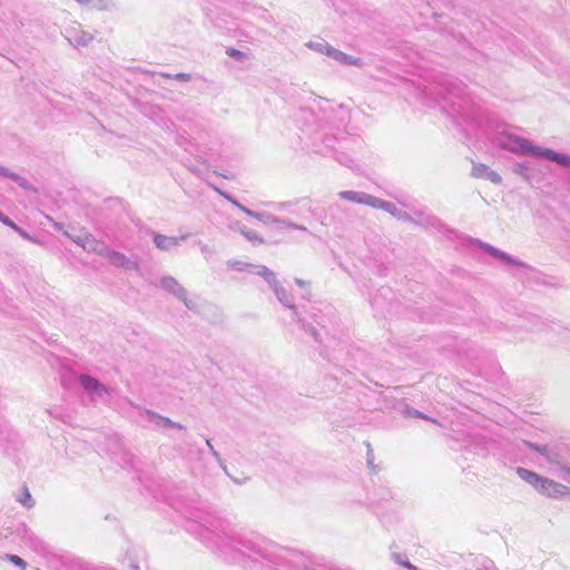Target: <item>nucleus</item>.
Instances as JSON below:
<instances>
[{"label":"nucleus","instance_id":"obj_1","mask_svg":"<svg viewBox=\"0 0 570 570\" xmlns=\"http://www.w3.org/2000/svg\"><path fill=\"white\" fill-rule=\"evenodd\" d=\"M186 530L224 561L253 569L256 566L288 567L292 570H334L308 560L303 553L281 547L255 533H236L223 520L206 514L187 518Z\"/></svg>","mask_w":570,"mask_h":570},{"label":"nucleus","instance_id":"obj_2","mask_svg":"<svg viewBox=\"0 0 570 570\" xmlns=\"http://www.w3.org/2000/svg\"><path fill=\"white\" fill-rule=\"evenodd\" d=\"M255 273L262 276L274 291L279 303L292 311L293 320L313 338L321 354L324 353L323 348H328L335 344V315L331 305L324 303L311 305L309 309L306 311L308 317L313 321V323H311L305 317L301 316L297 306L293 302L292 295L278 284L273 271L263 265L255 266Z\"/></svg>","mask_w":570,"mask_h":570},{"label":"nucleus","instance_id":"obj_3","mask_svg":"<svg viewBox=\"0 0 570 570\" xmlns=\"http://www.w3.org/2000/svg\"><path fill=\"white\" fill-rule=\"evenodd\" d=\"M498 144L502 149L514 154L542 157L557 163L561 167H569L570 156L568 154L558 153L550 148L533 145L529 139L517 135L504 134L498 139Z\"/></svg>","mask_w":570,"mask_h":570},{"label":"nucleus","instance_id":"obj_4","mask_svg":"<svg viewBox=\"0 0 570 570\" xmlns=\"http://www.w3.org/2000/svg\"><path fill=\"white\" fill-rule=\"evenodd\" d=\"M324 142L327 147L332 148L335 159L352 168L354 164L353 153L355 146V138L353 135L341 134L340 136L326 137Z\"/></svg>","mask_w":570,"mask_h":570},{"label":"nucleus","instance_id":"obj_5","mask_svg":"<svg viewBox=\"0 0 570 570\" xmlns=\"http://www.w3.org/2000/svg\"><path fill=\"white\" fill-rule=\"evenodd\" d=\"M11 534L20 544L37 553H43L46 551L45 542L24 523L16 524Z\"/></svg>","mask_w":570,"mask_h":570},{"label":"nucleus","instance_id":"obj_6","mask_svg":"<svg viewBox=\"0 0 570 570\" xmlns=\"http://www.w3.org/2000/svg\"><path fill=\"white\" fill-rule=\"evenodd\" d=\"M160 287L181 301L189 311H198V302L195 298H190L188 296L187 291L178 283L175 277L169 275L161 277Z\"/></svg>","mask_w":570,"mask_h":570},{"label":"nucleus","instance_id":"obj_7","mask_svg":"<svg viewBox=\"0 0 570 570\" xmlns=\"http://www.w3.org/2000/svg\"><path fill=\"white\" fill-rule=\"evenodd\" d=\"M100 256L105 257L111 265L122 268L125 271L140 272V265L136 256L128 257L125 254L104 247L100 250Z\"/></svg>","mask_w":570,"mask_h":570},{"label":"nucleus","instance_id":"obj_8","mask_svg":"<svg viewBox=\"0 0 570 570\" xmlns=\"http://www.w3.org/2000/svg\"><path fill=\"white\" fill-rule=\"evenodd\" d=\"M79 383L92 401H106L110 394L109 389L105 384L88 374H81Z\"/></svg>","mask_w":570,"mask_h":570},{"label":"nucleus","instance_id":"obj_9","mask_svg":"<svg viewBox=\"0 0 570 570\" xmlns=\"http://www.w3.org/2000/svg\"><path fill=\"white\" fill-rule=\"evenodd\" d=\"M156 430L165 431L167 429L185 430L180 423L171 421L169 417L163 416L151 410H145L141 414Z\"/></svg>","mask_w":570,"mask_h":570},{"label":"nucleus","instance_id":"obj_10","mask_svg":"<svg viewBox=\"0 0 570 570\" xmlns=\"http://www.w3.org/2000/svg\"><path fill=\"white\" fill-rule=\"evenodd\" d=\"M18 442V436L16 432L11 429L8 422L4 420L3 415L0 414V450L3 453H8L9 449L16 445Z\"/></svg>","mask_w":570,"mask_h":570},{"label":"nucleus","instance_id":"obj_11","mask_svg":"<svg viewBox=\"0 0 570 570\" xmlns=\"http://www.w3.org/2000/svg\"><path fill=\"white\" fill-rule=\"evenodd\" d=\"M540 493L550 498H562L570 493V489L561 483H558L551 479L544 478L543 483L540 484Z\"/></svg>","mask_w":570,"mask_h":570},{"label":"nucleus","instance_id":"obj_12","mask_svg":"<svg viewBox=\"0 0 570 570\" xmlns=\"http://www.w3.org/2000/svg\"><path fill=\"white\" fill-rule=\"evenodd\" d=\"M439 87L435 91L443 100H448L449 97H460L463 92V88L461 83L450 80L448 78L443 79L442 82L439 83Z\"/></svg>","mask_w":570,"mask_h":570},{"label":"nucleus","instance_id":"obj_13","mask_svg":"<svg viewBox=\"0 0 570 570\" xmlns=\"http://www.w3.org/2000/svg\"><path fill=\"white\" fill-rule=\"evenodd\" d=\"M478 245L483 250H485L487 253L491 254L495 258H499V259L503 261L508 265L522 266V267L527 266L524 263L515 259L514 257L510 256L508 253H505V252H503V250H501L499 248H495L494 246H492L490 244H487V243H483L481 240H478Z\"/></svg>","mask_w":570,"mask_h":570},{"label":"nucleus","instance_id":"obj_14","mask_svg":"<svg viewBox=\"0 0 570 570\" xmlns=\"http://www.w3.org/2000/svg\"><path fill=\"white\" fill-rule=\"evenodd\" d=\"M472 176L490 180L497 185L502 181L501 176L484 164H473Z\"/></svg>","mask_w":570,"mask_h":570},{"label":"nucleus","instance_id":"obj_15","mask_svg":"<svg viewBox=\"0 0 570 570\" xmlns=\"http://www.w3.org/2000/svg\"><path fill=\"white\" fill-rule=\"evenodd\" d=\"M154 243L159 250L169 252L173 248L179 246V238L154 233Z\"/></svg>","mask_w":570,"mask_h":570},{"label":"nucleus","instance_id":"obj_16","mask_svg":"<svg viewBox=\"0 0 570 570\" xmlns=\"http://www.w3.org/2000/svg\"><path fill=\"white\" fill-rule=\"evenodd\" d=\"M517 474L519 475L520 479H522L537 490H540V484H542L544 480V476H541L538 473L524 468H518Z\"/></svg>","mask_w":570,"mask_h":570},{"label":"nucleus","instance_id":"obj_17","mask_svg":"<svg viewBox=\"0 0 570 570\" xmlns=\"http://www.w3.org/2000/svg\"><path fill=\"white\" fill-rule=\"evenodd\" d=\"M0 176H3L12 181H14L16 184H18L20 187H22L23 189H29L30 188V184L29 181L20 176L19 174L12 171L11 169L4 167V166H0Z\"/></svg>","mask_w":570,"mask_h":570},{"label":"nucleus","instance_id":"obj_18","mask_svg":"<svg viewBox=\"0 0 570 570\" xmlns=\"http://www.w3.org/2000/svg\"><path fill=\"white\" fill-rule=\"evenodd\" d=\"M328 57L343 66L356 65V58H354L353 56L346 55V53L342 52L341 50L335 49L334 47L331 48Z\"/></svg>","mask_w":570,"mask_h":570},{"label":"nucleus","instance_id":"obj_19","mask_svg":"<svg viewBox=\"0 0 570 570\" xmlns=\"http://www.w3.org/2000/svg\"><path fill=\"white\" fill-rule=\"evenodd\" d=\"M81 247L88 252H95L100 255V250H104V245L99 244L95 237L89 233H83V240Z\"/></svg>","mask_w":570,"mask_h":570},{"label":"nucleus","instance_id":"obj_20","mask_svg":"<svg viewBox=\"0 0 570 570\" xmlns=\"http://www.w3.org/2000/svg\"><path fill=\"white\" fill-rule=\"evenodd\" d=\"M68 39L70 42L76 43L77 46H87L91 40L92 36L83 32V31H68Z\"/></svg>","mask_w":570,"mask_h":570},{"label":"nucleus","instance_id":"obj_21","mask_svg":"<svg viewBox=\"0 0 570 570\" xmlns=\"http://www.w3.org/2000/svg\"><path fill=\"white\" fill-rule=\"evenodd\" d=\"M306 47L309 48L313 51H316L318 53L325 55L328 57L330 50L332 48L331 45H328L325 40L318 39V40H312L306 43Z\"/></svg>","mask_w":570,"mask_h":570},{"label":"nucleus","instance_id":"obj_22","mask_svg":"<svg viewBox=\"0 0 570 570\" xmlns=\"http://www.w3.org/2000/svg\"><path fill=\"white\" fill-rule=\"evenodd\" d=\"M381 209L390 213L392 216L399 219H410L409 215L402 209L397 208L395 204L384 200Z\"/></svg>","mask_w":570,"mask_h":570},{"label":"nucleus","instance_id":"obj_23","mask_svg":"<svg viewBox=\"0 0 570 570\" xmlns=\"http://www.w3.org/2000/svg\"><path fill=\"white\" fill-rule=\"evenodd\" d=\"M383 202H384L383 199L374 197L370 194L358 191V204H365L373 208H381Z\"/></svg>","mask_w":570,"mask_h":570},{"label":"nucleus","instance_id":"obj_24","mask_svg":"<svg viewBox=\"0 0 570 570\" xmlns=\"http://www.w3.org/2000/svg\"><path fill=\"white\" fill-rule=\"evenodd\" d=\"M525 445H527V448H529V449L538 452L539 454H541L549 462H551V463L554 462L552 453H551L550 449L547 445H539V444H535V443H532V442H525Z\"/></svg>","mask_w":570,"mask_h":570},{"label":"nucleus","instance_id":"obj_25","mask_svg":"<svg viewBox=\"0 0 570 570\" xmlns=\"http://www.w3.org/2000/svg\"><path fill=\"white\" fill-rule=\"evenodd\" d=\"M250 217L262 222L265 225H273L274 222L277 220L276 216H274L272 214H268V213H265V212H254L253 210Z\"/></svg>","mask_w":570,"mask_h":570},{"label":"nucleus","instance_id":"obj_26","mask_svg":"<svg viewBox=\"0 0 570 570\" xmlns=\"http://www.w3.org/2000/svg\"><path fill=\"white\" fill-rule=\"evenodd\" d=\"M364 444L366 445V449H367V452H366L367 468L371 470V472L373 474H376L379 472V466L374 464V454H373L371 444L368 442H365Z\"/></svg>","mask_w":570,"mask_h":570},{"label":"nucleus","instance_id":"obj_27","mask_svg":"<svg viewBox=\"0 0 570 570\" xmlns=\"http://www.w3.org/2000/svg\"><path fill=\"white\" fill-rule=\"evenodd\" d=\"M513 171L521 177H523L525 180H529L531 177V169L528 166L527 163H519L514 166Z\"/></svg>","mask_w":570,"mask_h":570},{"label":"nucleus","instance_id":"obj_28","mask_svg":"<svg viewBox=\"0 0 570 570\" xmlns=\"http://www.w3.org/2000/svg\"><path fill=\"white\" fill-rule=\"evenodd\" d=\"M242 234L245 236V238L249 242H252L255 245H261L264 243V239L254 230L250 229H242Z\"/></svg>","mask_w":570,"mask_h":570},{"label":"nucleus","instance_id":"obj_29","mask_svg":"<svg viewBox=\"0 0 570 570\" xmlns=\"http://www.w3.org/2000/svg\"><path fill=\"white\" fill-rule=\"evenodd\" d=\"M91 3L98 10H110L116 6L114 0H94Z\"/></svg>","mask_w":570,"mask_h":570},{"label":"nucleus","instance_id":"obj_30","mask_svg":"<svg viewBox=\"0 0 570 570\" xmlns=\"http://www.w3.org/2000/svg\"><path fill=\"white\" fill-rule=\"evenodd\" d=\"M177 119L185 122V124H188L189 125V128L190 130H193V126H191V122H193V112L189 111V110H184L181 112H178L176 115Z\"/></svg>","mask_w":570,"mask_h":570},{"label":"nucleus","instance_id":"obj_31","mask_svg":"<svg viewBox=\"0 0 570 570\" xmlns=\"http://www.w3.org/2000/svg\"><path fill=\"white\" fill-rule=\"evenodd\" d=\"M214 189L220 195L223 196L226 200H228L230 204H233L235 207H237L238 209L242 210V207H244L243 204H240L237 199H235L233 196H230L229 194H227L226 191L217 188V187H214Z\"/></svg>","mask_w":570,"mask_h":570},{"label":"nucleus","instance_id":"obj_32","mask_svg":"<svg viewBox=\"0 0 570 570\" xmlns=\"http://www.w3.org/2000/svg\"><path fill=\"white\" fill-rule=\"evenodd\" d=\"M214 189L220 195L223 196L226 200H228L230 204H233L235 207H237L238 209L242 210V207H244L243 204H240L237 199H235L233 196H230L229 194H227L226 191L217 188V187H214Z\"/></svg>","mask_w":570,"mask_h":570},{"label":"nucleus","instance_id":"obj_33","mask_svg":"<svg viewBox=\"0 0 570 570\" xmlns=\"http://www.w3.org/2000/svg\"><path fill=\"white\" fill-rule=\"evenodd\" d=\"M214 189L220 195L223 196L226 200H228L230 204H233L235 207H237L238 209L242 210V207H244L243 204H240L237 199H235L233 196H230L229 194H227L226 191L217 188V187H214Z\"/></svg>","mask_w":570,"mask_h":570},{"label":"nucleus","instance_id":"obj_34","mask_svg":"<svg viewBox=\"0 0 570 570\" xmlns=\"http://www.w3.org/2000/svg\"><path fill=\"white\" fill-rule=\"evenodd\" d=\"M198 246L205 259H209L215 253L214 248L207 244L198 242Z\"/></svg>","mask_w":570,"mask_h":570},{"label":"nucleus","instance_id":"obj_35","mask_svg":"<svg viewBox=\"0 0 570 570\" xmlns=\"http://www.w3.org/2000/svg\"><path fill=\"white\" fill-rule=\"evenodd\" d=\"M297 203H292V202H284V203H278L275 205V208L277 210H283V212H288V213H294V207Z\"/></svg>","mask_w":570,"mask_h":570},{"label":"nucleus","instance_id":"obj_36","mask_svg":"<svg viewBox=\"0 0 570 570\" xmlns=\"http://www.w3.org/2000/svg\"><path fill=\"white\" fill-rule=\"evenodd\" d=\"M83 233L85 232H80L78 234H73V233H70V232L66 230L63 234L68 238H70L73 243H76L77 245L81 246L82 240H83Z\"/></svg>","mask_w":570,"mask_h":570},{"label":"nucleus","instance_id":"obj_37","mask_svg":"<svg viewBox=\"0 0 570 570\" xmlns=\"http://www.w3.org/2000/svg\"><path fill=\"white\" fill-rule=\"evenodd\" d=\"M338 198L343 200H350L352 203H356V191L346 190L338 193Z\"/></svg>","mask_w":570,"mask_h":570},{"label":"nucleus","instance_id":"obj_38","mask_svg":"<svg viewBox=\"0 0 570 570\" xmlns=\"http://www.w3.org/2000/svg\"><path fill=\"white\" fill-rule=\"evenodd\" d=\"M20 503H22L27 508H31L33 505V500L28 490H24L22 497L18 499Z\"/></svg>","mask_w":570,"mask_h":570},{"label":"nucleus","instance_id":"obj_39","mask_svg":"<svg viewBox=\"0 0 570 570\" xmlns=\"http://www.w3.org/2000/svg\"><path fill=\"white\" fill-rule=\"evenodd\" d=\"M7 558L16 566L22 568V569H26L27 567V563L26 561L20 558L19 556H16V554H8Z\"/></svg>","mask_w":570,"mask_h":570},{"label":"nucleus","instance_id":"obj_40","mask_svg":"<svg viewBox=\"0 0 570 570\" xmlns=\"http://www.w3.org/2000/svg\"><path fill=\"white\" fill-rule=\"evenodd\" d=\"M206 445L208 446V450H209L210 454L222 465L223 464V459L220 458L219 453L215 450V448L213 446L212 441L209 439L206 440Z\"/></svg>","mask_w":570,"mask_h":570},{"label":"nucleus","instance_id":"obj_41","mask_svg":"<svg viewBox=\"0 0 570 570\" xmlns=\"http://www.w3.org/2000/svg\"><path fill=\"white\" fill-rule=\"evenodd\" d=\"M274 224L277 225V228H287V229H292L293 225H294L293 222H289L288 219L278 218V217H277V220L274 222Z\"/></svg>","mask_w":570,"mask_h":570},{"label":"nucleus","instance_id":"obj_42","mask_svg":"<svg viewBox=\"0 0 570 570\" xmlns=\"http://www.w3.org/2000/svg\"><path fill=\"white\" fill-rule=\"evenodd\" d=\"M0 222L10 228H17V224H14V222L6 216L2 212H0Z\"/></svg>","mask_w":570,"mask_h":570},{"label":"nucleus","instance_id":"obj_43","mask_svg":"<svg viewBox=\"0 0 570 570\" xmlns=\"http://www.w3.org/2000/svg\"><path fill=\"white\" fill-rule=\"evenodd\" d=\"M157 124L161 128H165V129H168V130H170L171 127L174 126V122L170 119H167V118H159V120H157Z\"/></svg>","mask_w":570,"mask_h":570},{"label":"nucleus","instance_id":"obj_44","mask_svg":"<svg viewBox=\"0 0 570 570\" xmlns=\"http://www.w3.org/2000/svg\"><path fill=\"white\" fill-rule=\"evenodd\" d=\"M226 52H227V55H228L229 57H233V58H235V59H237V60H239L240 58H243V57H244V53H243L242 51L236 50V49H234V48H229Z\"/></svg>","mask_w":570,"mask_h":570},{"label":"nucleus","instance_id":"obj_45","mask_svg":"<svg viewBox=\"0 0 570 570\" xmlns=\"http://www.w3.org/2000/svg\"><path fill=\"white\" fill-rule=\"evenodd\" d=\"M83 569H85V566L81 561L72 560L70 562V570H83Z\"/></svg>","mask_w":570,"mask_h":570},{"label":"nucleus","instance_id":"obj_46","mask_svg":"<svg viewBox=\"0 0 570 570\" xmlns=\"http://www.w3.org/2000/svg\"><path fill=\"white\" fill-rule=\"evenodd\" d=\"M175 79H177L179 81H189L190 75L180 72V73L175 75Z\"/></svg>","mask_w":570,"mask_h":570},{"label":"nucleus","instance_id":"obj_47","mask_svg":"<svg viewBox=\"0 0 570 570\" xmlns=\"http://www.w3.org/2000/svg\"><path fill=\"white\" fill-rule=\"evenodd\" d=\"M16 233H18L21 237L26 238V239H29L30 236L28 235V233L26 230H23L22 228H20L18 225H17V228H12Z\"/></svg>","mask_w":570,"mask_h":570},{"label":"nucleus","instance_id":"obj_48","mask_svg":"<svg viewBox=\"0 0 570 570\" xmlns=\"http://www.w3.org/2000/svg\"><path fill=\"white\" fill-rule=\"evenodd\" d=\"M392 559H393L396 563H399V564H401V562H403V560H404V559H403V557H402V554H401V553H396V552H393V553H392Z\"/></svg>","mask_w":570,"mask_h":570},{"label":"nucleus","instance_id":"obj_49","mask_svg":"<svg viewBox=\"0 0 570 570\" xmlns=\"http://www.w3.org/2000/svg\"><path fill=\"white\" fill-rule=\"evenodd\" d=\"M413 415H414L415 417H422V419H424V420H430V417H429L428 415L423 414L422 412H420V411H417V410H413Z\"/></svg>","mask_w":570,"mask_h":570},{"label":"nucleus","instance_id":"obj_50","mask_svg":"<svg viewBox=\"0 0 570 570\" xmlns=\"http://www.w3.org/2000/svg\"><path fill=\"white\" fill-rule=\"evenodd\" d=\"M563 480L570 483V468L563 469Z\"/></svg>","mask_w":570,"mask_h":570},{"label":"nucleus","instance_id":"obj_51","mask_svg":"<svg viewBox=\"0 0 570 570\" xmlns=\"http://www.w3.org/2000/svg\"><path fill=\"white\" fill-rule=\"evenodd\" d=\"M401 566H403L410 570H416V568L407 560H403V562H401Z\"/></svg>","mask_w":570,"mask_h":570},{"label":"nucleus","instance_id":"obj_52","mask_svg":"<svg viewBox=\"0 0 570 570\" xmlns=\"http://www.w3.org/2000/svg\"><path fill=\"white\" fill-rule=\"evenodd\" d=\"M292 229H293V230H304V232H306V230H307V228H306L304 225H299V224H296V223H294V225H293V228H292Z\"/></svg>","mask_w":570,"mask_h":570},{"label":"nucleus","instance_id":"obj_53","mask_svg":"<svg viewBox=\"0 0 570 570\" xmlns=\"http://www.w3.org/2000/svg\"><path fill=\"white\" fill-rule=\"evenodd\" d=\"M242 212H243V213H245L247 216H249V217H250V216H252V212H253V210L244 206V207H242Z\"/></svg>","mask_w":570,"mask_h":570},{"label":"nucleus","instance_id":"obj_54","mask_svg":"<svg viewBox=\"0 0 570 570\" xmlns=\"http://www.w3.org/2000/svg\"><path fill=\"white\" fill-rule=\"evenodd\" d=\"M76 2H78L79 4H89L91 3L94 0H75Z\"/></svg>","mask_w":570,"mask_h":570},{"label":"nucleus","instance_id":"obj_55","mask_svg":"<svg viewBox=\"0 0 570 570\" xmlns=\"http://www.w3.org/2000/svg\"><path fill=\"white\" fill-rule=\"evenodd\" d=\"M331 210H332V212H343V210L341 209V206H340L338 204H335L333 207H331Z\"/></svg>","mask_w":570,"mask_h":570},{"label":"nucleus","instance_id":"obj_56","mask_svg":"<svg viewBox=\"0 0 570 570\" xmlns=\"http://www.w3.org/2000/svg\"><path fill=\"white\" fill-rule=\"evenodd\" d=\"M189 237V234H183L180 235L178 238H179V243L183 242V240H186L187 238Z\"/></svg>","mask_w":570,"mask_h":570},{"label":"nucleus","instance_id":"obj_57","mask_svg":"<svg viewBox=\"0 0 570 570\" xmlns=\"http://www.w3.org/2000/svg\"><path fill=\"white\" fill-rule=\"evenodd\" d=\"M130 568H131L132 570H139V567H138V564H136V563H130Z\"/></svg>","mask_w":570,"mask_h":570},{"label":"nucleus","instance_id":"obj_58","mask_svg":"<svg viewBox=\"0 0 570 570\" xmlns=\"http://www.w3.org/2000/svg\"><path fill=\"white\" fill-rule=\"evenodd\" d=\"M295 282H296V284H297V285H299V286H303V285H304V282H303L302 279L296 278V279H295Z\"/></svg>","mask_w":570,"mask_h":570},{"label":"nucleus","instance_id":"obj_59","mask_svg":"<svg viewBox=\"0 0 570 570\" xmlns=\"http://www.w3.org/2000/svg\"><path fill=\"white\" fill-rule=\"evenodd\" d=\"M567 333H568V336H570V331H568Z\"/></svg>","mask_w":570,"mask_h":570}]
</instances>
